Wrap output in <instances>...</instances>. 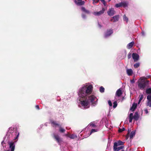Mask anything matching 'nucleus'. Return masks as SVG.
Instances as JSON below:
<instances>
[{
    "label": "nucleus",
    "instance_id": "obj_1",
    "mask_svg": "<svg viewBox=\"0 0 151 151\" xmlns=\"http://www.w3.org/2000/svg\"><path fill=\"white\" fill-rule=\"evenodd\" d=\"M93 88L92 85H90L83 86L79 90L78 93L79 101L84 109H88L90 107V102L93 106L96 104V101H95L96 99V97L90 95L92 91Z\"/></svg>",
    "mask_w": 151,
    "mask_h": 151
},
{
    "label": "nucleus",
    "instance_id": "obj_2",
    "mask_svg": "<svg viewBox=\"0 0 151 151\" xmlns=\"http://www.w3.org/2000/svg\"><path fill=\"white\" fill-rule=\"evenodd\" d=\"M149 81L144 77H141L138 81V87L141 89L145 88L149 84Z\"/></svg>",
    "mask_w": 151,
    "mask_h": 151
},
{
    "label": "nucleus",
    "instance_id": "obj_3",
    "mask_svg": "<svg viewBox=\"0 0 151 151\" xmlns=\"http://www.w3.org/2000/svg\"><path fill=\"white\" fill-rule=\"evenodd\" d=\"M128 6V4L126 2H120L116 4L115 5V6L116 8L123 7L125 8Z\"/></svg>",
    "mask_w": 151,
    "mask_h": 151
},
{
    "label": "nucleus",
    "instance_id": "obj_4",
    "mask_svg": "<svg viewBox=\"0 0 151 151\" xmlns=\"http://www.w3.org/2000/svg\"><path fill=\"white\" fill-rule=\"evenodd\" d=\"M53 137L58 143H60L62 142V139L60 137L58 134H53Z\"/></svg>",
    "mask_w": 151,
    "mask_h": 151
},
{
    "label": "nucleus",
    "instance_id": "obj_5",
    "mask_svg": "<svg viewBox=\"0 0 151 151\" xmlns=\"http://www.w3.org/2000/svg\"><path fill=\"white\" fill-rule=\"evenodd\" d=\"M116 143L114 144L113 146L114 151H119V150L122 149L124 147V146H121L117 147L118 146L116 145Z\"/></svg>",
    "mask_w": 151,
    "mask_h": 151
},
{
    "label": "nucleus",
    "instance_id": "obj_6",
    "mask_svg": "<svg viewBox=\"0 0 151 151\" xmlns=\"http://www.w3.org/2000/svg\"><path fill=\"white\" fill-rule=\"evenodd\" d=\"M8 144L9 146V148L11 149V151H14L15 147L14 142H9Z\"/></svg>",
    "mask_w": 151,
    "mask_h": 151
},
{
    "label": "nucleus",
    "instance_id": "obj_7",
    "mask_svg": "<svg viewBox=\"0 0 151 151\" xmlns=\"http://www.w3.org/2000/svg\"><path fill=\"white\" fill-rule=\"evenodd\" d=\"M132 57L134 61L135 62L137 61L139 59V55L136 53H133Z\"/></svg>",
    "mask_w": 151,
    "mask_h": 151
},
{
    "label": "nucleus",
    "instance_id": "obj_8",
    "mask_svg": "<svg viewBox=\"0 0 151 151\" xmlns=\"http://www.w3.org/2000/svg\"><path fill=\"white\" fill-rule=\"evenodd\" d=\"M113 32V30L112 29H109L107 30V32L104 35V37L105 38H106L107 37L110 36Z\"/></svg>",
    "mask_w": 151,
    "mask_h": 151
},
{
    "label": "nucleus",
    "instance_id": "obj_9",
    "mask_svg": "<svg viewBox=\"0 0 151 151\" xmlns=\"http://www.w3.org/2000/svg\"><path fill=\"white\" fill-rule=\"evenodd\" d=\"M82 0H77V1L76 0L74 1L75 3L78 6H81L85 4L84 1H82Z\"/></svg>",
    "mask_w": 151,
    "mask_h": 151
},
{
    "label": "nucleus",
    "instance_id": "obj_10",
    "mask_svg": "<svg viewBox=\"0 0 151 151\" xmlns=\"http://www.w3.org/2000/svg\"><path fill=\"white\" fill-rule=\"evenodd\" d=\"M115 11L113 8L109 9L107 12L108 15L110 16H113L115 14Z\"/></svg>",
    "mask_w": 151,
    "mask_h": 151
},
{
    "label": "nucleus",
    "instance_id": "obj_11",
    "mask_svg": "<svg viewBox=\"0 0 151 151\" xmlns=\"http://www.w3.org/2000/svg\"><path fill=\"white\" fill-rule=\"evenodd\" d=\"M105 11L104 8H103L101 10L98 12H94L93 14L96 16H99L103 14Z\"/></svg>",
    "mask_w": 151,
    "mask_h": 151
},
{
    "label": "nucleus",
    "instance_id": "obj_12",
    "mask_svg": "<svg viewBox=\"0 0 151 151\" xmlns=\"http://www.w3.org/2000/svg\"><path fill=\"white\" fill-rule=\"evenodd\" d=\"M51 124L52 125V126L53 127H56V126L60 127V125L59 124L57 123L56 122L52 120L51 121Z\"/></svg>",
    "mask_w": 151,
    "mask_h": 151
},
{
    "label": "nucleus",
    "instance_id": "obj_13",
    "mask_svg": "<svg viewBox=\"0 0 151 151\" xmlns=\"http://www.w3.org/2000/svg\"><path fill=\"white\" fill-rule=\"evenodd\" d=\"M122 93V90L120 88H119L116 91V96L119 97L121 96Z\"/></svg>",
    "mask_w": 151,
    "mask_h": 151
},
{
    "label": "nucleus",
    "instance_id": "obj_14",
    "mask_svg": "<svg viewBox=\"0 0 151 151\" xmlns=\"http://www.w3.org/2000/svg\"><path fill=\"white\" fill-rule=\"evenodd\" d=\"M133 118L136 121H137L138 120L139 115L138 112H137L135 113L134 116H133Z\"/></svg>",
    "mask_w": 151,
    "mask_h": 151
},
{
    "label": "nucleus",
    "instance_id": "obj_15",
    "mask_svg": "<svg viewBox=\"0 0 151 151\" xmlns=\"http://www.w3.org/2000/svg\"><path fill=\"white\" fill-rule=\"evenodd\" d=\"M137 105L135 103H134L132 105V106L130 108V110L132 111H134L135 110L137 107Z\"/></svg>",
    "mask_w": 151,
    "mask_h": 151
},
{
    "label": "nucleus",
    "instance_id": "obj_16",
    "mask_svg": "<svg viewBox=\"0 0 151 151\" xmlns=\"http://www.w3.org/2000/svg\"><path fill=\"white\" fill-rule=\"evenodd\" d=\"M134 44V43L133 42H132L129 43L127 45V48L128 49H131L132 47Z\"/></svg>",
    "mask_w": 151,
    "mask_h": 151
},
{
    "label": "nucleus",
    "instance_id": "obj_17",
    "mask_svg": "<svg viewBox=\"0 0 151 151\" xmlns=\"http://www.w3.org/2000/svg\"><path fill=\"white\" fill-rule=\"evenodd\" d=\"M127 74L129 76H131L133 74V72L132 69H128L127 70Z\"/></svg>",
    "mask_w": 151,
    "mask_h": 151
},
{
    "label": "nucleus",
    "instance_id": "obj_18",
    "mask_svg": "<svg viewBox=\"0 0 151 151\" xmlns=\"http://www.w3.org/2000/svg\"><path fill=\"white\" fill-rule=\"evenodd\" d=\"M113 18L114 19L113 22L117 21L119 18V15H117L114 16L113 17Z\"/></svg>",
    "mask_w": 151,
    "mask_h": 151
},
{
    "label": "nucleus",
    "instance_id": "obj_19",
    "mask_svg": "<svg viewBox=\"0 0 151 151\" xmlns=\"http://www.w3.org/2000/svg\"><path fill=\"white\" fill-rule=\"evenodd\" d=\"M81 10L83 12H85L87 14H89L90 13V12L88 10L86 9L85 7H82L81 8Z\"/></svg>",
    "mask_w": 151,
    "mask_h": 151
},
{
    "label": "nucleus",
    "instance_id": "obj_20",
    "mask_svg": "<svg viewBox=\"0 0 151 151\" xmlns=\"http://www.w3.org/2000/svg\"><path fill=\"white\" fill-rule=\"evenodd\" d=\"M14 128L13 127H11L9 128V130L8 131V134L9 133H14Z\"/></svg>",
    "mask_w": 151,
    "mask_h": 151
},
{
    "label": "nucleus",
    "instance_id": "obj_21",
    "mask_svg": "<svg viewBox=\"0 0 151 151\" xmlns=\"http://www.w3.org/2000/svg\"><path fill=\"white\" fill-rule=\"evenodd\" d=\"M115 143H116V145H117V146L122 145L124 144V143L123 142L121 141L120 140L118 141L117 142H115L114 144H115Z\"/></svg>",
    "mask_w": 151,
    "mask_h": 151
},
{
    "label": "nucleus",
    "instance_id": "obj_22",
    "mask_svg": "<svg viewBox=\"0 0 151 151\" xmlns=\"http://www.w3.org/2000/svg\"><path fill=\"white\" fill-rule=\"evenodd\" d=\"M129 122L130 123H131L132 122V120L133 118V114L132 113H131L129 115Z\"/></svg>",
    "mask_w": 151,
    "mask_h": 151
},
{
    "label": "nucleus",
    "instance_id": "obj_23",
    "mask_svg": "<svg viewBox=\"0 0 151 151\" xmlns=\"http://www.w3.org/2000/svg\"><path fill=\"white\" fill-rule=\"evenodd\" d=\"M135 132L134 131H133L131 132L130 135V139L133 138L134 136H135Z\"/></svg>",
    "mask_w": 151,
    "mask_h": 151
},
{
    "label": "nucleus",
    "instance_id": "obj_24",
    "mask_svg": "<svg viewBox=\"0 0 151 151\" xmlns=\"http://www.w3.org/2000/svg\"><path fill=\"white\" fill-rule=\"evenodd\" d=\"M59 131L61 133H64L65 132V130L63 128H62L61 127V125H60V127H59Z\"/></svg>",
    "mask_w": 151,
    "mask_h": 151
},
{
    "label": "nucleus",
    "instance_id": "obj_25",
    "mask_svg": "<svg viewBox=\"0 0 151 151\" xmlns=\"http://www.w3.org/2000/svg\"><path fill=\"white\" fill-rule=\"evenodd\" d=\"M139 100L138 104H139L140 103L141 100L143 99V96L142 94L140 95L139 96Z\"/></svg>",
    "mask_w": 151,
    "mask_h": 151
},
{
    "label": "nucleus",
    "instance_id": "obj_26",
    "mask_svg": "<svg viewBox=\"0 0 151 151\" xmlns=\"http://www.w3.org/2000/svg\"><path fill=\"white\" fill-rule=\"evenodd\" d=\"M123 19L124 21H126L127 22H128V19L125 14L123 16Z\"/></svg>",
    "mask_w": 151,
    "mask_h": 151
},
{
    "label": "nucleus",
    "instance_id": "obj_27",
    "mask_svg": "<svg viewBox=\"0 0 151 151\" xmlns=\"http://www.w3.org/2000/svg\"><path fill=\"white\" fill-rule=\"evenodd\" d=\"M14 135H16V137H15L14 139L16 140V139H18L19 135V133L18 132H17V131H16V132L14 133Z\"/></svg>",
    "mask_w": 151,
    "mask_h": 151
},
{
    "label": "nucleus",
    "instance_id": "obj_28",
    "mask_svg": "<svg viewBox=\"0 0 151 151\" xmlns=\"http://www.w3.org/2000/svg\"><path fill=\"white\" fill-rule=\"evenodd\" d=\"M140 66V63H136L134 65V67L135 68H138Z\"/></svg>",
    "mask_w": 151,
    "mask_h": 151
},
{
    "label": "nucleus",
    "instance_id": "obj_29",
    "mask_svg": "<svg viewBox=\"0 0 151 151\" xmlns=\"http://www.w3.org/2000/svg\"><path fill=\"white\" fill-rule=\"evenodd\" d=\"M146 105L147 106H149L150 107H151V100L147 101Z\"/></svg>",
    "mask_w": 151,
    "mask_h": 151
},
{
    "label": "nucleus",
    "instance_id": "obj_30",
    "mask_svg": "<svg viewBox=\"0 0 151 151\" xmlns=\"http://www.w3.org/2000/svg\"><path fill=\"white\" fill-rule=\"evenodd\" d=\"M104 88L102 86L100 87L99 88L100 91L101 93H103L104 92Z\"/></svg>",
    "mask_w": 151,
    "mask_h": 151
},
{
    "label": "nucleus",
    "instance_id": "obj_31",
    "mask_svg": "<svg viewBox=\"0 0 151 151\" xmlns=\"http://www.w3.org/2000/svg\"><path fill=\"white\" fill-rule=\"evenodd\" d=\"M146 93L147 94H150L151 93V88H149L147 89Z\"/></svg>",
    "mask_w": 151,
    "mask_h": 151
},
{
    "label": "nucleus",
    "instance_id": "obj_32",
    "mask_svg": "<svg viewBox=\"0 0 151 151\" xmlns=\"http://www.w3.org/2000/svg\"><path fill=\"white\" fill-rule=\"evenodd\" d=\"M117 102L116 101H114L113 103V108H115L117 106Z\"/></svg>",
    "mask_w": 151,
    "mask_h": 151
},
{
    "label": "nucleus",
    "instance_id": "obj_33",
    "mask_svg": "<svg viewBox=\"0 0 151 151\" xmlns=\"http://www.w3.org/2000/svg\"><path fill=\"white\" fill-rule=\"evenodd\" d=\"M125 129L124 128H123L122 129L119 128V129L118 131L119 132H122L123 131L125 130Z\"/></svg>",
    "mask_w": 151,
    "mask_h": 151
},
{
    "label": "nucleus",
    "instance_id": "obj_34",
    "mask_svg": "<svg viewBox=\"0 0 151 151\" xmlns=\"http://www.w3.org/2000/svg\"><path fill=\"white\" fill-rule=\"evenodd\" d=\"M97 131V130L96 129H91L90 133V135H91V134H92V133L95 132H96Z\"/></svg>",
    "mask_w": 151,
    "mask_h": 151
},
{
    "label": "nucleus",
    "instance_id": "obj_35",
    "mask_svg": "<svg viewBox=\"0 0 151 151\" xmlns=\"http://www.w3.org/2000/svg\"><path fill=\"white\" fill-rule=\"evenodd\" d=\"M147 101H151V95H149L147 96Z\"/></svg>",
    "mask_w": 151,
    "mask_h": 151
},
{
    "label": "nucleus",
    "instance_id": "obj_36",
    "mask_svg": "<svg viewBox=\"0 0 151 151\" xmlns=\"http://www.w3.org/2000/svg\"><path fill=\"white\" fill-rule=\"evenodd\" d=\"M90 125L92 126L93 127H96V126L93 123H91L90 124Z\"/></svg>",
    "mask_w": 151,
    "mask_h": 151
},
{
    "label": "nucleus",
    "instance_id": "obj_37",
    "mask_svg": "<svg viewBox=\"0 0 151 151\" xmlns=\"http://www.w3.org/2000/svg\"><path fill=\"white\" fill-rule=\"evenodd\" d=\"M93 1V4L97 3L99 1V0H92Z\"/></svg>",
    "mask_w": 151,
    "mask_h": 151
},
{
    "label": "nucleus",
    "instance_id": "obj_38",
    "mask_svg": "<svg viewBox=\"0 0 151 151\" xmlns=\"http://www.w3.org/2000/svg\"><path fill=\"white\" fill-rule=\"evenodd\" d=\"M69 137L72 139H73L74 138V135L73 134L70 135V134Z\"/></svg>",
    "mask_w": 151,
    "mask_h": 151
},
{
    "label": "nucleus",
    "instance_id": "obj_39",
    "mask_svg": "<svg viewBox=\"0 0 151 151\" xmlns=\"http://www.w3.org/2000/svg\"><path fill=\"white\" fill-rule=\"evenodd\" d=\"M108 104L110 106H112V104L110 100L108 101Z\"/></svg>",
    "mask_w": 151,
    "mask_h": 151
},
{
    "label": "nucleus",
    "instance_id": "obj_40",
    "mask_svg": "<svg viewBox=\"0 0 151 151\" xmlns=\"http://www.w3.org/2000/svg\"><path fill=\"white\" fill-rule=\"evenodd\" d=\"M103 4L104 6H106V4L105 0H100Z\"/></svg>",
    "mask_w": 151,
    "mask_h": 151
},
{
    "label": "nucleus",
    "instance_id": "obj_41",
    "mask_svg": "<svg viewBox=\"0 0 151 151\" xmlns=\"http://www.w3.org/2000/svg\"><path fill=\"white\" fill-rule=\"evenodd\" d=\"M127 57H128V59H130L131 57V53H129L128 54V55Z\"/></svg>",
    "mask_w": 151,
    "mask_h": 151
},
{
    "label": "nucleus",
    "instance_id": "obj_42",
    "mask_svg": "<svg viewBox=\"0 0 151 151\" xmlns=\"http://www.w3.org/2000/svg\"><path fill=\"white\" fill-rule=\"evenodd\" d=\"M144 111L146 114H147L148 113V111L147 109H145L144 110Z\"/></svg>",
    "mask_w": 151,
    "mask_h": 151
},
{
    "label": "nucleus",
    "instance_id": "obj_43",
    "mask_svg": "<svg viewBox=\"0 0 151 151\" xmlns=\"http://www.w3.org/2000/svg\"><path fill=\"white\" fill-rule=\"evenodd\" d=\"M70 135V134L69 133H68V134H65L64 135L65 136L69 137Z\"/></svg>",
    "mask_w": 151,
    "mask_h": 151
},
{
    "label": "nucleus",
    "instance_id": "obj_44",
    "mask_svg": "<svg viewBox=\"0 0 151 151\" xmlns=\"http://www.w3.org/2000/svg\"><path fill=\"white\" fill-rule=\"evenodd\" d=\"M81 16L83 18H85L86 17V15L84 14H82Z\"/></svg>",
    "mask_w": 151,
    "mask_h": 151
},
{
    "label": "nucleus",
    "instance_id": "obj_45",
    "mask_svg": "<svg viewBox=\"0 0 151 151\" xmlns=\"http://www.w3.org/2000/svg\"><path fill=\"white\" fill-rule=\"evenodd\" d=\"M131 83H134L135 82V81L134 79H133L132 80H131Z\"/></svg>",
    "mask_w": 151,
    "mask_h": 151
},
{
    "label": "nucleus",
    "instance_id": "obj_46",
    "mask_svg": "<svg viewBox=\"0 0 151 151\" xmlns=\"http://www.w3.org/2000/svg\"><path fill=\"white\" fill-rule=\"evenodd\" d=\"M36 108L37 109H40V108H39V106L38 105H36Z\"/></svg>",
    "mask_w": 151,
    "mask_h": 151
},
{
    "label": "nucleus",
    "instance_id": "obj_47",
    "mask_svg": "<svg viewBox=\"0 0 151 151\" xmlns=\"http://www.w3.org/2000/svg\"><path fill=\"white\" fill-rule=\"evenodd\" d=\"M98 25H99V27H100V28H101L102 26H101V25L100 24H98Z\"/></svg>",
    "mask_w": 151,
    "mask_h": 151
},
{
    "label": "nucleus",
    "instance_id": "obj_48",
    "mask_svg": "<svg viewBox=\"0 0 151 151\" xmlns=\"http://www.w3.org/2000/svg\"><path fill=\"white\" fill-rule=\"evenodd\" d=\"M113 21H114V19L113 18V19H111L110 20V21L111 22H113Z\"/></svg>",
    "mask_w": 151,
    "mask_h": 151
},
{
    "label": "nucleus",
    "instance_id": "obj_49",
    "mask_svg": "<svg viewBox=\"0 0 151 151\" xmlns=\"http://www.w3.org/2000/svg\"><path fill=\"white\" fill-rule=\"evenodd\" d=\"M141 33L143 35H144V32H142Z\"/></svg>",
    "mask_w": 151,
    "mask_h": 151
},
{
    "label": "nucleus",
    "instance_id": "obj_50",
    "mask_svg": "<svg viewBox=\"0 0 151 151\" xmlns=\"http://www.w3.org/2000/svg\"><path fill=\"white\" fill-rule=\"evenodd\" d=\"M129 134V132H128V133H127V136L128 137Z\"/></svg>",
    "mask_w": 151,
    "mask_h": 151
},
{
    "label": "nucleus",
    "instance_id": "obj_51",
    "mask_svg": "<svg viewBox=\"0 0 151 151\" xmlns=\"http://www.w3.org/2000/svg\"><path fill=\"white\" fill-rule=\"evenodd\" d=\"M111 1V0H108V1Z\"/></svg>",
    "mask_w": 151,
    "mask_h": 151
},
{
    "label": "nucleus",
    "instance_id": "obj_52",
    "mask_svg": "<svg viewBox=\"0 0 151 151\" xmlns=\"http://www.w3.org/2000/svg\"><path fill=\"white\" fill-rule=\"evenodd\" d=\"M121 151H124L123 150H121Z\"/></svg>",
    "mask_w": 151,
    "mask_h": 151
},
{
    "label": "nucleus",
    "instance_id": "obj_53",
    "mask_svg": "<svg viewBox=\"0 0 151 151\" xmlns=\"http://www.w3.org/2000/svg\"><path fill=\"white\" fill-rule=\"evenodd\" d=\"M6 151H9V150H7Z\"/></svg>",
    "mask_w": 151,
    "mask_h": 151
}]
</instances>
